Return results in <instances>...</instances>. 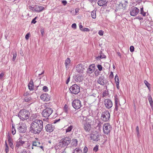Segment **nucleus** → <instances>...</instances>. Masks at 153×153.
<instances>
[{
	"instance_id": "obj_23",
	"label": "nucleus",
	"mask_w": 153,
	"mask_h": 153,
	"mask_svg": "<svg viewBox=\"0 0 153 153\" xmlns=\"http://www.w3.org/2000/svg\"><path fill=\"white\" fill-rule=\"evenodd\" d=\"M108 1H106L105 0H99L97 2V4L99 6H106Z\"/></svg>"
},
{
	"instance_id": "obj_39",
	"label": "nucleus",
	"mask_w": 153,
	"mask_h": 153,
	"mask_svg": "<svg viewBox=\"0 0 153 153\" xmlns=\"http://www.w3.org/2000/svg\"><path fill=\"white\" fill-rule=\"evenodd\" d=\"M115 80L116 83H119V78L117 75H116L115 77Z\"/></svg>"
},
{
	"instance_id": "obj_53",
	"label": "nucleus",
	"mask_w": 153,
	"mask_h": 153,
	"mask_svg": "<svg viewBox=\"0 0 153 153\" xmlns=\"http://www.w3.org/2000/svg\"><path fill=\"white\" fill-rule=\"evenodd\" d=\"M90 30L88 28H84L83 29V30H82V31H87V32H88V31H89Z\"/></svg>"
},
{
	"instance_id": "obj_57",
	"label": "nucleus",
	"mask_w": 153,
	"mask_h": 153,
	"mask_svg": "<svg viewBox=\"0 0 153 153\" xmlns=\"http://www.w3.org/2000/svg\"><path fill=\"white\" fill-rule=\"evenodd\" d=\"M70 76H69L66 81V84H68V82H69L70 81Z\"/></svg>"
},
{
	"instance_id": "obj_52",
	"label": "nucleus",
	"mask_w": 153,
	"mask_h": 153,
	"mask_svg": "<svg viewBox=\"0 0 153 153\" xmlns=\"http://www.w3.org/2000/svg\"><path fill=\"white\" fill-rule=\"evenodd\" d=\"M88 149L87 147L85 146L83 149V152L84 153H86L88 152Z\"/></svg>"
},
{
	"instance_id": "obj_26",
	"label": "nucleus",
	"mask_w": 153,
	"mask_h": 153,
	"mask_svg": "<svg viewBox=\"0 0 153 153\" xmlns=\"http://www.w3.org/2000/svg\"><path fill=\"white\" fill-rule=\"evenodd\" d=\"M26 143H25V144H26V146H25V145L24 147L30 149H34L33 146V145H32V146H31V144L30 143L27 141H26Z\"/></svg>"
},
{
	"instance_id": "obj_17",
	"label": "nucleus",
	"mask_w": 153,
	"mask_h": 153,
	"mask_svg": "<svg viewBox=\"0 0 153 153\" xmlns=\"http://www.w3.org/2000/svg\"><path fill=\"white\" fill-rule=\"evenodd\" d=\"M83 128L87 132L89 131L91 128V125L90 124L89 122L86 123H83Z\"/></svg>"
},
{
	"instance_id": "obj_15",
	"label": "nucleus",
	"mask_w": 153,
	"mask_h": 153,
	"mask_svg": "<svg viewBox=\"0 0 153 153\" xmlns=\"http://www.w3.org/2000/svg\"><path fill=\"white\" fill-rule=\"evenodd\" d=\"M95 69V66L94 64L91 65L88 69L86 73L88 74H91L93 73Z\"/></svg>"
},
{
	"instance_id": "obj_48",
	"label": "nucleus",
	"mask_w": 153,
	"mask_h": 153,
	"mask_svg": "<svg viewBox=\"0 0 153 153\" xmlns=\"http://www.w3.org/2000/svg\"><path fill=\"white\" fill-rule=\"evenodd\" d=\"M98 150V146L96 145V146L94 148L93 150L95 152H97Z\"/></svg>"
},
{
	"instance_id": "obj_35",
	"label": "nucleus",
	"mask_w": 153,
	"mask_h": 153,
	"mask_svg": "<svg viewBox=\"0 0 153 153\" xmlns=\"http://www.w3.org/2000/svg\"><path fill=\"white\" fill-rule=\"evenodd\" d=\"M73 128V126H70L66 129V132L67 133L71 131Z\"/></svg>"
},
{
	"instance_id": "obj_34",
	"label": "nucleus",
	"mask_w": 153,
	"mask_h": 153,
	"mask_svg": "<svg viewBox=\"0 0 153 153\" xmlns=\"http://www.w3.org/2000/svg\"><path fill=\"white\" fill-rule=\"evenodd\" d=\"M100 56L97 57V59H100V58H105V56L102 53V51L100 52Z\"/></svg>"
},
{
	"instance_id": "obj_31",
	"label": "nucleus",
	"mask_w": 153,
	"mask_h": 153,
	"mask_svg": "<svg viewBox=\"0 0 153 153\" xmlns=\"http://www.w3.org/2000/svg\"><path fill=\"white\" fill-rule=\"evenodd\" d=\"M88 114V111L84 110L82 112L81 116L83 117H87Z\"/></svg>"
},
{
	"instance_id": "obj_40",
	"label": "nucleus",
	"mask_w": 153,
	"mask_h": 153,
	"mask_svg": "<svg viewBox=\"0 0 153 153\" xmlns=\"http://www.w3.org/2000/svg\"><path fill=\"white\" fill-rule=\"evenodd\" d=\"M16 131L14 128V126L12 125V133L14 135L16 134Z\"/></svg>"
},
{
	"instance_id": "obj_32",
	"label": "nucleus",
	"mask_w": 153,
	"mask_h": 153,
	"mask_svg": "<svg viewBox=\"0 0 153 153\" xmlns=\"http://www.w3.org/2000/svg\"><path fill=\"white\" fill-rule=\"evenodd\" d=\"M91 16L93 19H96V10H94L91 12Z\"/></svg>"
},
{
	"instance_id": "obj_47",
	"label": "nucleus",
	"mask_w": 153,
	"mask_h": 153,
	"mask_svg": "<svg viewBox=\"0 0 153 153\" xmlns=\"http://www.w3.org/2000/svg\"><path fill=\"white\" fill-rule=\"evenodd\" d=\"M37 18V16L34 19H33L32 22L31 23H33V24H35L36 22V19Z\"/></svg>"
},
{
	"instance_id": "obj_5",
	"label": "nucleus",
	"mask_w": 153,
	"mask_h": 153,
	"mask_svg": "<svg viewBox=\"0 0 153 153\" xmlns=\"http://www.w3.org/2000/svg\"><path fill=\"white\" fill-rule=\"evenodd\" d=\"M69 90L72 94H78L80 91L79 86L77 84L73 85L69 88Z\"/></svg>"
},
{
	"instance_id": "obj_13",
	"label": "nucleus",
	"mask_w": 153,
	"mask_h": 153,
	"mask_svg": "<svg viewBox=\"0 0 153 153\" xmlns=\"http://www.w3.org/2000/svg\"><path fill=\"white\" fill-rule=\"evenodd\" d=\"M76 71L79 73H82L85 69L84 65L81 64L77 65L76 67Z\"/></svg>"
},
{
	"instance_id": "obj_62",
	"label": "nucleus",
	"mask_w": 153,
	"mask_h": 153,
	"mask_svg": "<svg viewBox=\"0 0 153 153\" xmlns=\"http://www.w3.org/2000/svg\"><path fill=\"white\" fill-rule=\"evenodd\" d=\"M79 28L80 30L82 31V30H83V26L81 25H79Z\"/></svg>"
},
{
	"instance_id": "obj_42",
	"label": "nucleus",
	"mask_w": 153,
	"mask_h": 153,
	"mask_svg": "<svg viewBox=\"0 0 153 153\" xmlns=\"http://www.w3.org/2000/svg\"><path fill=\"white\" fill-rule=\"evenodd\" d=\"M100 72L97 69L95 71L94 74L96 76H98L100 74Z\"/></svg>"
},
{
	"instance_id": "obj_38",
	"label": "nucleus",
	"mask_w": 153,
	"mask_h": 153,
	"mask_svg": "<svg viewBox=\"0 0 153 153\" xmlns=\"http://www.w3.org/2000/svg\"><path fill=\"white\" fill-rule=\"evenodd\" d=\"M74 153H82V152L81 150L78 148H76L74 150Z\"/></svg>"
},
{
	"instance_id": "obj_10",
	"label": "nucleus",
	"mask_w": 153,
	"mask_h": 153,
	"mask_svg": "<svg viewBox=\"0 0 153 153\" xmlns=\"http://www.w3.org/2000/svg\"><path fill=\"white\" fill-rule=\"evenodd\" d=\"M140 12L139 9L135 7H131L130 12L131 16H136Z\"/></svg>"
},
{
	"instance_id": "obj_33",
	"label": "nucleus",
	"mask_w": 153,
	"mask_h": 153,
	"mask_svg": "<svg viewBox=\"0 0 153 153\" xmlns=\"http://www.w3.org/2000/svg\"><path fill=\"white\" fill-rule=\"evenodd\" d=\"M32 99L31 97H26L24 98V100L25 101L27 102H31V100Z\"/></svg>"
},
{
	"instance_id": "obj_49",
	"label": "nucleus",
	"mask_w": 153,
	"mask_h": 153,
	"mask_svg": "<svg viewBox=\"0 0 153 153\" xmlns=\"http://www.w3.org/2000/svg\"><path fill=\"white\" fill-rule=\"evenodd\" d=\"M35 5L33 7H32V6H30L29 7V9H30L31 10L35 11Z\"/></svg>"
},
{
	"instance_id": "obj_20",
	"label": "nucleus",
	"mask_w": 153,
	"mask_h": 153,
	"mask_svg": "<svg viewBox=\"0 0 153 153\" xmlns=\"http://www.w3.org/2000/svg\"><path fill=\"white\" fill-rule=\"evenodd\" d=\"M40 98L43 100L47 101L49 100L50 97L48 94L45 93L42 94Z\"/></svg>"
},
{
	"instance_id": "obj_50",
	"label": "nucleus",
	"mask_w": 153,
	"mask_h": 153,
	"mask_svg": "<svg viewBox=\"0 0 153 153\" xmlns=\"http://www.w3.org/2000/svg\"><path fill=\"white\" fill-rule=\"evenodd\" d=\"M130 50L131 52H133L134 50V47L133 46H131L130 47Z\"/></svg>"
},
{
	"instance_id": "obj_7",
	"label": "nucleus",
	"mask_w": 153,
	"mask_h": 153,
	"mask_svg": "<svg viewBox=\"0 0 153 153\" xmlns=\"http://www.w3.org/2000/svg\"><path fill=\"white\" fill-rule=\"evenodd\" d=\"M111 126L108 123H105L103 126V130L104 133L108 134L110 133L111 130Z\"/></svg>"
},
{
	"instance_id": "obj_54",
	"label": "nucleus",
	"mask_w": 153,
	"mask_h": 153,
	"mask_svg": "<svg viewBox=\"0 0 153 153\" xmlns=\"http://www.w3.org/2000/svg\"><path fill=\"white\" fill-rule=\"evenodd\" d=\"M148 99L149 102L152 100V97L150 95H149L148 96Z\"/></svg>"
},
{
	"instance_id": "obj_27",
	"label": "nucleus",
	"mask_w": 153,
	"mask_h": 153,
	"mask_svg": "<svg viewBox=\"0 0 153 153\" xmlns=\"http://www.w3.org/2000/svg\"><path fill=\"white\" fill-rule=\"evenodd\" d=\"M29 89L31 91L33 89V81L32 79L31 80L28 85Z\"/></svg>"
},
{
	"instance_id": "obj_36",
	"label": "nucleus",
	"mask_w": 153,
	"mask_h": 153,
	"mask_svg": "<svg viewBox=\"0 0 153 153\" xmlns=\"http://www.w3.org/2000/svg\"><path fill=\"white\" fill-rule=\"evenodd\" d=\"M77 142L76 139H73L72 141L71 145L73 146H76L77 145Z\"/></svg>"
},
{
	"instance_id": "obj_61",
	"label": "nucleus",
	"mask_w": 153,
	"mask_h": 153,
	"mask_svg": "<svg viewBox=\"0 0 153 153\" xmlns=\"http://www.w3.org/2000/svg\"><path fill=\"white\" fill-rule=\"evenodd\" d=\"M16 57V54H14L13 57V61L15 60Z\"/></svg>"
},
{
	"instance_id": "obj_11",
	"label": "nucleus",
	"mask_w": 153,
	"mask_h": 153,
	"mask_svg": "<svg viewBox=\"0 0 153 153\" xmlns=\"http://www.w3.org/2000/svg\"><path fill=\"white\" fill-rule=\"evenodd\" d=\"M97 82L100 85L103 86L107 83V80L103 76L101 75L99 77L97 80Z\"/></svg>"
},
{
	"instance_id": "obj_21",
	"label": "nucleus",
	"mask_w": 153,
	"mask_h": 153,
	"mask_svg": "<svg viewBox=\"0 0 153 153\" xmlns=\"http://www.w3.org/2000/svg\"><path fill=\"white\" fill-rule=\"evenodd\" d=\"M114 100L115 103V107L114 109V110L117 111L118 109V107L119 105H120V104L118 103V96L117 95L114 96Z\"/></svg>"
},
{
	"instance_id": "obj_14",
	"label": "nucleus",
	"mask_w": 153,
	"mask_h": 153,
	"mask_svg": "<svg viewBox=\"0 0 153 153\" xmlns=\"http://www.w3.org/2000/svg\"><path fill=\"white\" fill-rule=\"evenodd\" d=\"M54 129V126L52 124H48L45 126V129L46 131L48 132H51L53 131Z\"/></svg>"
},
{
	"instance_id": "obj_3",
	"label": "nucleus",
	"mask_w": 153,
	"mask_h": 153,
	"mask_svg": "<svg viewBox=\"0 0 153 153\" xmlns=\"http://www.w3.org/2000/svg\"><path fill=\"white\" fill-rule=\"evenodd\" d=\"M71 142V139L69 137H65L60 141L59 143V146L61 148L67 146Z\"/></svg>"
},
{
	"instance_id": "obj_56",
	"label": "nucleus",
	"mask_w": 153,
	"mask_h": 153,
	"mask_svg": "<svg viewBox=\"0 0 153 153\" xmlns=\"http://www.w3.org/2000/svg\"><path fill=\"white\" fill-rule=\"evenodd\" d=\"M136 131L137 132V135L139 134V127L138 126H137L136 128Z\"/></svg>"
},
{
	"instance_id": "obj_1",
	"label": "nucleus",
	"mask_w": 153,
	"mask_h": 153,
	"mask_svg": "<svg viewBox=\"0 0 153 153\" xmlns=\"http://www.w3.org/2000/svg\"><path fill=\"white\" fill-rule=\"evenodd\" d=\"M43 122L42 120H36L31 123L30 131L34 134H39L43 127Z\"/></svg>"
},
{
	"instance_id": "obj_37",
	"label": "nucleus",
	"mask_w": 153,
	"mask_h": 153,
	"mask_svg": "<svg viewBox=\"0 0 153 153\" xmlns=\"http://www.w3.org/2000/svg\"><path fill=\"white\" fill-rule=\"evenodd\" d=\"M144 83L145 85L147 86V87H148V89L150 91V84L146 80H144Z\"/></svg>"
},
{
	"instance_id": "obj_4",
	"label": "nucleus",
	"mask_w": 153,
	"mask_h": 153,
	"mask_svg": "<svg viewBox=\"0 0 153 153\" xmlns=\"http://www.w3.org/2000/svg\"><path fill=\"white\" fill-rule=\"evenodd\" d=\"M53 111L51 108L46 107L42 111V116L45 117H48L52 114Z\"/></svg>"
},
{
	"instance_id": "obj_63",
	"label": "nucleus",
	"mask_w": 153,
	"mask_h": 153,
	"mask_svg": "<svg viewBox=\"0 0 153 153\" xmlns=\"http://www.w3.org/2000/svg\"><path fill=\"white\" fill-rule=\"evenodd\" d=\"M21 153H27V152L26 150L24 149L22 151Z\"/></svg>"
},
{
	"instance_id": "obj_8",
	"label": "nucleus",
	"mask_w": 153,
	"mask_h": 153,
	"mask_svg": "<svg viewBox=\"0 0 153 153\" xmlns=\"http://www.w3.org/2000/svg\"><path fill=\"white\" fill-rule=\"evenodd\" d=\"M18 130L19 132L24 133L27 130V126L25 123H19L18 126Z\"/></svg>"
},
{
	"instance_id": "obj_28",
	"label": "nucleus",
	"mask_w": 153,
	"mask_h": 153,
	"mask_svg": "<svg viewBox=\"0 0 153 153\" xmlns=\"http://www.w3.org/2000/svg\"><path fill=\"white\" fill-rule=\"evenodd\" d=\"M81 119V122L83 124V123H86L88 122V119L87 118V117H83V116H80Z\"/></svg>"
},
{
	"instance_id": "obj_51",
	"label": "nucleus",
	"mask_w": 153,
	"mask_h": 153,
	"mask_svg": "<svg viewBox=\"0 0 153 153\" xmlns=\"http://www.w3.org/2000/svg\"><path fill=\"white\" fill-rule=\"evenodd\" d=\"M104 32L102 30H100L99 31L98 33L100 36H102Z\"/></svg>"
},
{
	"instance_id": "obj_9",
	"label": "nucleus",
	"mask_w": 153,
	"mask_h": 153,
	"mask_svg": "<svg viewBox=\"0 0 153 153\" xmlns=\"http://www.w3.org/2000/svg\"><path fill=\"white\" fill-rule=\"evenodd\" d=\"M72 106L76 109H78L81 106V103L79 100H75L72 103Z\"/></svg>"
},
{
	"instance_id": "obj_16",
	"label": "nucleus",
	"mask_w": 153,
	"mask_h": 153,
	"mask_svg": "<svg viewBox=\"0 0 153 153\" xmlns=\"http://www.w3.org/2000/svg\"><path fill=\"white\" fill-rule=\"evenodd\" d=\"M105 104L107 108H110L113 105V104L112 101L109 99H106L104 101Z\"/></svg>"
},
{
	"instance_id": "obj_22",
	"label": "nucleus",
	"mask_w": 153,
	"mask_h": 153,
	"mask_svg": "<svg viewBox=\"0 0 153 153\" xmlns=\"http://www.w3.org/2000/svg\"><path fill=\"white\" fill-rule=\"evenodd\" d=\"M65 64L66 68L68 69L71 65V60L69 58H67L65 60Z\"/></svg>"
},
{
	"instance_id": "obj_58",
	"label": "nucleus",
	"mask_w": 153,
	"mask_h": 153,
	"mask_svg": "<svg viewBox=\"0 0 153 153\" xmlns=\"http://www.w3.org/2000/svg\"><path fill=\"white\" fill-rule=\"evenodd\" d=\"M5 151L6 153H7L9 152V148L8 146H6V147Z\"/></svg>"
},
{
	"instance_id": "obj_29",
	"label": "nucleus",
	"mask_w": 153,
	"mask_h": 153,
	"mask_svg": "<svg viewBox=\"0 0 153 153\" xmlns=\"http://www.w3.org/2000/svg\"><path fill=\"white\" fill-rule=\"evenodd\" d=\"M32 144L33 146H37L38 147L39 146L41 143L37 141V140H34L32 141Z\"/></svg>"
},
{
	"instance_id": "obj_60",
	"label": "nucleus",
	"mask_w": 153,
	"mask_h": 153,
	"mask_svg": "<svg viewBox=\"0 0 153 153\" xmlns=\"http://www.w3.org/2000/svg\"><path fill=\"white\" fill-rule=\"evenodd\" d=\"M40 148H41L43 151H44V147L42 145H41L39 146Z\"/></svg>"
},
{
	"instance_id": "obj_55",
	"label": "nucleus",
	"mask_w": 153,
	"mask_h": 153,
	"mask_svg": "<svg viewBox=\"0 0 153 153\" xmlns=\"http://www.w3.org/2000/svg\"><path fill=\"white\" fill-rule=\"evenodd\" d=\"M71 27L75 29L76 27V24L75 23H73L72 24Z\"/></svg>"
},
{
	"instance_id": "obj_30",
	"label": "nucleus",
	"mask_w": 153,
	"mask_h": 153,
	"mask_svg": "<svg viewBox=\"0 0 153 153\" xmlns=\"http://www.w3.org/2000/svg\"><path fill=\"white\" fill-rule=\"evenodd\" d=\"M75 81L77 82H81L83 79V77L81 76H76L75 77Z\"/></svg>"
},
{
	"instance_id": "obj_2",
	"label": "nucleus",
	"mask_w": 153,
	"mask_h": 153,
	"mask_svg": "<svg viewBox=\"0 0 153 153\" xmlns=\"http://www.w3.org/2000/svg\"><path fill=\"white\" fill-rule=\"evenodd\" d=\"M30 115V113L29 111L25 109L21 110L18 114L19 118L22 120L28 119Z\"/></svg>"
},
{
	"instance_id": "obj_6",
	"label": "nucleus",
	"mask_w": 153,
	"mask_h": 153,
	"mask_svg": "<svg viewBox=\"0 0 153 153\" xmlns=\"http://www.w3.org/2000/svg\"><path fill=\"white\" fill-rule=\"evenodd\" d=\"M110 114L108 111H105L103 112L101 114V119L105 122L108 121L110 117Z\"/></svg>"
},
{
	"instance_id": "obj_41",
	"label": "nucleus",
	"mask_w": 153,
	"mask_h": 153,
	"mask_svg": "<svg viewBox=\"0 0 153 153\" xmlns=\"http://www.w3.org/2000/svg\"><path fill=\"white\" fill-rule=\"evenodd\" d=\"M140 13L142 14L143 16H145L146 15V13L144 12L143 8H142L140 9Z\"/></svg>"
},
{
	"instance_id": "obj_43",
	"label": "nucleus",
	"mask_w": 153,
	"mask_h": 153,
	"mask_svg": "<svg viewBox=\"0 0 153 153\" xmlns=\"http://www.w3.org/2000/svg\"><path fill=\"white\" fill-rule=\"evenodd\" d=\"M98 70L99 71H101L102 69V67L101 65H98L97 66Z\"/></svg>"
},
{
	"instance_id": "obj_25",
	"label": "nucleus",
	"mask_w": 153,
	"mask_h": 153,
	"mask_svg": "<svg viewBox=\"0 0 153 153\" xmlns=\"http://www.w3.org/2000/svg\"><path fill=\"white\" fill-rule=\"evenodd\" d=\"M7 140L9 145L10 148L12 149H13L14 146L12 142V140L10 136H7Z\"/></svg>"
},
{
	"instance_id": "obj_18",
	"label": "nucleus",
	"mask_w": 153,
	"mask_h": 153,
	"mask_svg": "<svg viewBox=\"0 0 153 153\" xmlns=\"http://www.w3.org/2000/svg\"><path fill=\"white\" fill-rule=\"evenodd\" d=\"M91 139L93 140L94 141H98L99 139L98 134L97 132L92 133L91 135Z\"/></svg>"
},
{
	"instance_id": "obj_45",
	"label": "nucleus",
	"mask_w": 153,
	"mask_h": 153,
	"mask_svg": "<svg viewBox=\"0 0 153 153\" xmlns=\"http://www.w3.org/2000/svg\"><path fill=\"white\" fill-rule=\"evenodd\" d=\"M30 34L29 33H27L25 36V38L27 40L29 39V38L30 36Z\"/></svg>"
},
{
	"instance_id": "obj_12",
	"label": "nucleus",
	"mask_w": 153,
	"mask_h": 153,
	"mask_svg": "<svg viewBox=\"0 0 153 153\" xmlns=\"http://www.w3.org/2000/svg\"><path fill=\"white\" fill-rule=\"evenodd\" d=\"M128 4V0H122V1L120 2L119 4V6L124 9L126 8Z\"/></svg>"
},
{
	"instance_id": "obj_59",
	"label": "nucleus",
	"mask_w": 153,
	"mask_h": 153,
	"mask_svg": "<svg viewBox=\"0 0 153 153\" xmlns=\"http://www.w3.org/2000/svg\"><path fill=\"white\" fill-rule=\"evenodd\" d=\"M150 105L152 107H153V100L149 102Z\"/></svg>"
},
{
	"instance_id": "obj_19",
	"label": "nucleus",
	"mask_w": 153,
	"mask_h": 153,
	"mask_svg": "<svg viewBox=\"0 0 153 153\" xmlns=\"http://www.w3.org/2000/svg\"><path fill=\"white\" fill-rule=\"evenodd\" d=\"M26 143V141H22V140L20 139L19 140V141L16 142V148L18 149L19 147L22 146H23L24 147L25 146V145L24 146V144H25Z\"/></svg>"
},
{
	"instance_id": "obj_44",
	"label": "nucleus",
	"mask_w": 153,
	"mask_h": 153,
	"mask_svg": "<svg viewBox=\"0 0 153 153\" xmlns=\"http://www.w3.org/2000/svg\"><path fill=\"white\" fill-rule=\"evenodd\" d=\"M43 90L45 92H47L48 91V87L46 86H44L43 87Z\"/></svg>"
},
{
	"instance_id": "obj_24",
	"label": "nucleus",
	"mask_w": 153,
	"mask_h": 153,
	"mask_svg": "<svg viewBox=\"0 0 153 153\" xmlns=\"http://www.w3.org/2000/svg\"><path fill=\"white\" fill-rule=\"evenodd\" d=\"M35 11L40 12L43 10L44 7L41 6L35 5Z\"/></svg>"
},
{
	"instance_id": "obj_64",
	"label": "nucleus",
	"mask_w": 153,
	"mask_h": 153,
	"mask_svg": "<svg viewBox=\"0 0 153 153\" xmlns=\"http://www.w3.org/2000/svg\"><path fill=\"white\" fill-rule=\"evenodd\" d=\"M47 118H45V119H43V121H46V122H47L48 121V120H49V119L48 117H47Z\"/></svg>"
},
{
	"instance_id": "obj_46",
	"label": "nucleus",
	"mask_w": 153,
	"mask_h": 153,
	"mask_svg": "<svg viewBox=\"0 0 153 153\" xmlns=\"http://www.w3.org/2000/svg\"><path fill=\"white\" fill-rule=\"evenodd\" d=\"M61 2L62 4L64 6H65L67 3V2L66 0H62L61 1Z\"/></svg>"
}]
</instances>
